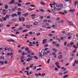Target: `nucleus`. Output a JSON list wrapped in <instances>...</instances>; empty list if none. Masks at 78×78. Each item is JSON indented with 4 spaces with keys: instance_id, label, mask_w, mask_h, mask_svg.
I'll return each mask as SVG.
<instances>
[{
    "instance_id": "obj_46",
    "label": "nucleus",
    "mask_w": 78,
    "mask_h": 78,
    "mask_svg": "<svg viewBox=\"0 0 78 78\" xmlns=\"http://www.w3.org/2000/svg\"><path fill=\"white\" fill-rule=\"evenodd\" d=\"M45 73H43L41 74L42 76H45Z\"/></svg>"
},
{
    "instance_id": "obj_57",
    "label": "nucleus",
    "mask_w": 78,
    "mask_h": 78,
    "mask_svg": "<svg viewBox=\"0 0 78 78\" xmlns=\"http://www.w3.org/2000/svg\"><path fill=\"white\" fill-rule=\"evenodd\" d=\"M70 35H72V34H70V33H69L67 34V35L69 36H70Z\"/></svg>"
},
{
    "instance_id": "obj_40",
    "label": "nucleus",
    "mask_w": 78,
    "mask_h": 78,
    "mask_svg": "<svg viewBox=\"0 0 78 78\" xmlns=\"http://www.w3.org/2000/svg\"><path fill=\"white\" fill-rule=\"evenodd\" d=\"M77 60H76L74 62V64L73 66H75V63L76 62Z\"/></svg>"
},
{
    "instance_id": "obj_10",
    "label": "nucleus",
    "mask_w": 78,
    "mask_h": 78,
    "mask_svg": "<svg viewBox=\"0 0 78 78\" xmlns=\"http://www.w3.org/2000/svg\"><path fill=\"white\" fill-rule=\"evenodd\" d=\"M68 22L69 23V25L70 26H72L73 25V23H72V22H70V21H68Z\"/></svg>"
},
{
    "instance_id": "obj_51",
    "label": "nucleus",
    "mask_w": 78,
    "mask_h": 78,
    "mask_svg": "<svg viewBox=\"0 0 78 78\" xmlns=\"http://www.w3.org/2000/svg\"><path fill=\"white\" fill-rule=\"evenodd\" d=\"M67 44V42H65L64 43V45L66 46V44Z\"/></svg>"
},
{
    "instance_id": "obj_11",
    "label": "nucleus",
    "mask_w": 78,
    "mask_h": 78,
    "mask_svg": "<svg viewBox=\"0 0 78 78\" xmlns=\"http://www.w3.org/2000/svg\"><path fill=\"white\" fill-rule=\"evenodd\" d=\"M70 12H71L72 14H73L74 12H75V10H69Z\"/></svg>"
},
{
    "instance_id": "obj_53",
    "label": "nucleus",
    "mask_w": 78,
    "mask_h": 78,
    "mask_svg": "<svg viewBox=\"0 0 78 78\" xmlns=\"http://www.w3.org/2000/svg\"><path fill=\"white\" fill-rule=\"evenodd\" d=\"M73 44H74L73 42H71L70 44V45H71V46H72V45H73Z\"/></svg>"
},
{
    "instance_id": "obj_56",
    "label": "nucleus",
    "mask_w": 78,
    "mask_h": 78,
    "mask_svg": "<svg viewBox=\"0 0 78 78\" xmlns=\"http://www.w3.org/2000/svg\"><path fill=\"white\" fill-rule=\"evenodd\" d=\"M59 19H60L59 18V17L58 18H56V20H57V21H58V20H59Z\"/></svg>"
},
{
    "instance_id": "obj_33",
    "label": "nucleus",
    "mask_w": 78,
    "mask_h": 78,
    "mask_svg": "<svg viewBox=\"0 0 78 78\" xmlns=\"http://www.w3.org/2000/svg\"><path fill=\"white\" fill-rule=\"evenodd\" d=\"M68 76V75H66L63 77V78H67Z\"/></svg>"
},
{
    "instance_id": "obj_36",
    "label": "nucleus",
    "mask_w": 78,
    "mask_h": 78,
    "mask_svg": "<svg viewBox=\"0 0 78 78\" xmlns=\"http://www.w3.org/2000/svg\"><path fill=\"white\" fill-rule=\"evenodd\" d=\"M48 46V44H46L45 45H44V47L45 48H47V47Z\"/></svg>"
},
{
    "instance_id": "obj_52",
    "label": "nucleus",
    "mask_w": 78,
    "mask_h": 78,
    "mask_svg": "<svg viewBox=\"0 0 78 78\" xmlns=\"http://www.w3.org/2000/svg\"><path fill=\"white\" fill-rule=\"evenodd\" d=\"M39 10H40V11L41 12H44V10H43V9H39Z\"/></svg>"
},
{
    "instance_id": "obj_1",
    "label": "nucleus",
    "mask_w": 78,
    "mask_h": 78,
    "mask_svg": "<svg viewBox=\"0 0 78 78\" xmlns=\"http://www.w3.org/2000/svg\"><path fill=\"white\" fill-rule=\"evenodd\" d=\"M41 53L42 52H41H41H39L38 53L39 57L40 59H42V57L44 56V55H42Z\"/></svg>"
},
{
    "instance_id": "obj_8",
    "label": "nucleus",
    "mask_w": 78,
    "mask_h": 78,
    "mask_svg": "<svg viewBox=\"0 0 78 78\" xmlns=\"http://www.w3.org/2000/svg\"><path fill=\"white\" fill-rule=\"evenodd\" d=\"M12 17H17V14H12L11 15Z\"/></svg>"
},
{
    "instance_id": "obj_25",
    "label": "nucleus",
    "mask_w": 78,
    "mask_h": 78,
    "mask_svg": "<svg viewBox=\"0 0 78 78\" xmlns=\"http://www.w3.org/2000/svg\"><path fill=\"white\" fill-rule=\"evenodd\" d=\"M65 1L66 2H69L70 3H71V1L70 0H65Z\"/></svg>"
},
{
    "instance_id": "obj_44",
    "label": "nucleus",
    "mask_w": 78,
    "mask_h": 78,
    "mask_svg": "<svg viewBox=\"0 0 78 78\" xmlns=\"http://www.w3.org/2000/svg\"><path fill=\"white\" fill-rule=\"evenodd\" d=\"M59 70V69H58V68H55V70H56V71H58Z\"/></svg>"
},
{
    "instance_id": "obj_55",
    "label": "nucleus",
    "mask_w": 78,
    "mask_h": 78,
    "mask_svg": "<svg viewBox=\"0 0 78 78\" xmlns=\"http://www.w3.org/2000/svg\"><path fill=\"white\" fill-rule=\"evenodd\" d=\"M41 68H39L37 70V71L38 70H41Z\"/></svg>"
},
{
    "instance_id": "obj_32",
    "label": "nucleus",
    "mask_w": 78,
    "mask_h": 78,
    "mask_svg": "<svg viewBox=\"0 0 78 78\" xmlns=\"http://www.w3.org/2000/svg\"><path fill=\"white\" fill-rule=\"evenodd\" d=\"M7 12L8 13H9L11 12V10L9 9H8Z\"/></svg>"
},
{
    "instance_id": "obj_18",
    "label": "nucleus",
    "mask_w": 78,
    "mask_h": 78,
    "mask_svg": "<svg viewBox=\"0 0 78 78\" xmlns=\"http://www.w3.org/2000/svg\"><path fill=\"white\" fill-rule=\"evenodd\" d=\"M62 58V55H59L58 56V58L59 59H61V58Z\"/></svg>"
},
{
    "instance_id": "obj_43",
    "label": "nucleus",
    "mask_w": 78,
    "mask_h": 78,
    "mask_svg": "<svg viewBox=\"0 0 78 78\" xmlns=\"http://www.w3.org/2000/svg\"><path fill=\"white\" fill-rule=\"evenodd\" d=\"M30 6L31 7H33L34 8V7H36V6L34 5H30Z\"/></svg>"
},
{
    "instance_id": "obj_64",
    "label": "nucleus",
    "mask_w": 78,
    "mask_h": 78,
    "mask_svg": "<svg viewBox=\"0 0 78 78\" xmlns=\"http://www.w3.org/2000/svg\"><path fill=\"white\" fill-rule=\"evenodd\" d=\"M13 55V54H12V52L9 53V55Z\"/></svg>"
},
{
    "instance_id": "obj_17",
    "label": "nucleus",
    "mask_w": 78,
    "mask_h": 78,
    "mask_svg": "<svg viewBox=\"0 0 78 78\" xmlns=\"http://www.w3.org/2000/svg\"><path fill=\"white\" fill-rule=\"evenodd\" d=\"M23 16H24V17H27V16L28 15V13H27L25 14H23Z\"/></svg>"
},
{
    "instance_id": "obj_3",
    "label": "nucleus",
    "mask_w": 78,
    "mask_h": 78,
    "mask_svg": "<svg viewBox=\"0 0 78 78\" xmlns=\"http://www.w3.org/2000/svg\"><path fill=\"white\" fill-rule=\"evenodd\" d=\"M6 14V10L4 9L3 10V11L2 12V14L3 15H5Z\"/></svg>"
},
{
    "instance_id": "obj_62",
    "label": "nucleus",
    "mask_w": 78,
    "mask_h": 78,
    "mask_svg": "<svg viewBox=\"0 0 78 78\" xmlns=\"http://www.w3.org/2000/svg\"><path fill=\"white\" fill-rule=\"evenodd\" d=\"M56 53H55V52H53L52 53V55H55V54Z\"/></svg>"
},
{
    "instance_id": "obj_45",
    "label": "nucleus",
    "mask_w": 78,
    "mask_h": 78,
    "mask_svg": "<svg viewBox=\"0 0 78 78\" xmlns=\"http://www.w3.org/2000/svg\"><path fill=\"white\" fill-rule=\"evenodd\" d=\"M26 70H30V67H27L26 69Z\"/></svg>"
},
{
    "instance_id": "obj_60",
    "label": "nucleus",
    "mask_w": 78,
    "mask_h": 78,
    "mask_svg": "<svg viewBox=\"0 0 78 78\" xmlns=\"http://www.w3.org/2000/svg\"><path fill=\"white\" fill-rule=\"evenodd\" d=\"M44 22H47V19H46L44 20Z\"/></svg>"
},
{
    "instance_id": "obj_34",
    "label": "nucleus",
    "mask_w": 78,
    "mask_h": 78,
    "mask_svg": "<svg viewBox=\"0 0 78 78\" xmlns=\"http://www.w3.org/2000/svg\"><path fill=\"white\" fill-rule=\"evenodd\" d=\"M28 31V30H23V33H25V32H27V31Z\"/></svg>"
},
{
    "instance_id": "obj_63",
    "label": "nucleus",
    "mask_w": 78,
    "mask_h": 78,
    "mask_svg": "<svg viewBox=\"0 0 78 78\" xmlns=\"http://www.w3.org/2000/svg\"><path fill=\"white\" fill-rule=\"evenodd\" d=\"M64 67H62L61 68V69H65V70H66V68L64 69Z\"/></svg>"
},
{
    "instance_id": "obj_9",
    "label": "nucleus",
    "mask_w": 78,
    "mask_h": 78,
    "mask_svg": "<svg viewBox=\"0 0 78 78\" xmlns=\"http://www.w3.org/2000/svg\"><path fill=\"white\" fill-rule=\"evenodd\" d=\"M10 16H11V15H7L5 16V17H6V19H9V18Z\"/></svg>"
},
{
    "instance_id": "obj_47",
    "label": "nucleus",
    "mask_w": 78,
    "mask_h": 78,
    "mask_svg": "<svg viewBox=\"0 0 78 78\" xmlns=\"http://www.w3.org/2000/svg\"><path fill=\"white\" fill-rule=\"evenodd\" d=\"M55 47H59V44H56L55 45Z\"/></svg>"
},
{
    "instance_id": "obj_38",
    "label": "nucleus",
    "mask_w": 78,
    "mask_h": 78,
    "mask_svg": "<svg viewBox=\"0 0 78 78\" xmlns=\"http://www.w3.org/2000/svg\"><path fill=\"white\" fill-rule=\"evenodd\" d=\"M27 52L28 53H31V51L30 50H28Z\"/></svg>"
},
{
    "instance_id": "obj_15",
    "label": "nucleus",
    "mask_w": 78,
    "mask_h": 78,
    "mask_svg": "<svg viewBox=\"0 0 78 78\" xmlns=\"http://www.w3.org/2000/svg\"><path fill=\"white\" fill-rule=\"evenodd\" d=\"M32 59L30 58H29L27 60V62H30V61Z\"/></svg>"
},
{
    "instance_id": "obj_31",
    "label": "nucleus",
    "mask_w": 78,
    "mask_h": 78,
    "mask_svg": "<svg viewBox=\"0 0 78 78\" xmlns=\"http://www.w3.org/2000/svg\"><path fill=\"white\" fill-rule=\"evenodd\" d=\"M8 8V5H6L5 6V9H7Z\"/></svg>"
},
{
    "instance_id": "obj_19",
    "label": "nucleus",
    "mask_w": 78,
    "mask_h": 78,
    "mask_svg": "<svg viewBox=\"0 0 78 78\" xmlns=\"http://www.w3.org/2000/svg\"><path fill=\"white\" fill-rule=\"evenodd\" d=\"M34 25H38V22H35L34 23Z\"/></svg>"
},
{
    "instance_id": "obj_49",
    "label": "nucleus",
    "mask_w": 78,
    "mask_h": 78,
    "mask_svg": "<svg viewBox=\"0 0 78 78\" xmlns=\"http://www.w3.org/2000/svg\"><path fill=\"white\" fill-rule=\"evenodd\" d=\"M22 10H21V9L20 8L18 9V11H21Z\"/></svg>"
},
{
    "instance_id": "obj_6",
    "label": "nucleus",
    "mask_w": 78,
    "mask_h": 78,
    "mask_svg": "<svg viewBox=\"0 0 78 78\" xmlns=\"http://www.w3.org/2000/svg\"><path fill=\"white\" fill-rule=\"evenodd\" d=\"M47 41V39H44L43 41H42V44H46V41Z\"/></svg>"
},
{
    "instance_id": "obj_7",
    "label": "nucleus",
    "mask_w": 78,
    "mask_h": 78,
    "mask_svg": "<svg viewBox=\"0 0 78 78\" xmlns=\"http://www.w3.org/2000/svg\"><path fill=\"white\" fill-rule=\"evenodd\" d=\"M15 2V1L14 0H11V2H9V4H12L13 3H15V2Z\"/></svg>"
},
{
    "instance_id": "obj_22",
    "label": "nucleus",
    "mask_w": 78,
    "mask_h": 78,
    "mask_svg": "<svg viewBox=\"0 0 78 78\" xmlns=\"http://www.w3.org/2000/svg\"><path fill=\"white\" fill-rule=\"evenodd\" d=\"M7 42H12V41H14L13 40H7Z\"/></svg>"
},
{
    "instance_id": "obj_14",
    "label": "nucleus",
    "mask_w": 78,
    "mask_h": 78,
    "mask_svg": "<svg viewBox=\"0 0 78 78\" xmlns=\"http://www.w3.org/2000/svg\"><path fill=\"white\" fill-rule=\"evenodd\" d=\"M17 14L18 16H20V14H22V12H17Z\"/></svg>"
},
{
    "instance_id": "obj_42",
    "label": "nucleus",
    "mask_w": 78,
    "mask_h": 78,
    "mask_svg": "<svg viewBox=\"0 0 78 78\" xmlns=\"http://www.w3.org/2000/svg\"><path fill=\"white\" fill-rule=\"evenodd\" d=\"M24 59V56H22L21 57V59Z\"/></svg>"
},
{
    "instance_id": "obj_59",
    "label": "nucleus",
    "mask_w": 78,
    "mask_h": 78,
    "mask_svg": "<svg viewBox=\"0 0 78 78\" xmlns=\"http://www.w3.org/2000/svg\"><path fill=\"white\" fill-rule=\"evenodd\" d=\"M58 75H59V76H61V75H62V73H59Z\"/></svg>"
},
{
    "instance_id": "obj_23",
    "label": "nucleus",
    "mask_w": 78,
    "mask_h": 78,
    "mask_svg": "<svg viewBox=\"0 0 78 78\" xmlns=\"http://www.w3.org/2000/svg\"><path fill=\"white\" fill-rule=\"evenodd\" d=\"M24 72H25V73H27V75L28 76L30 75V74L28 73V71H24Z\"/></svg>"
},
{
    "instance_id": "obj_2",
    "label": "nucleus",
    "mask_w": 78,
    "mask_h": 78,
    "mask_svg": "<svg viewBox=\"0 0 78 78\" xmlns=\"http://www.w3.org/2000/svg\"><path fill=\"white\" fill-rule=\"evenodd\" d=\"M56 6L57 8H63V6H62V4L60 5L59 4H56Z\"/></svg>"
},
{
    "instance_id": "obj_37",
    "label": "nucleus",
    "mask_w": 78,
    "mask_h": 78,
    "mask_svg": "<svg viewBox=\"0 0 78 78\" xmlns=\"http://www.w3.org/2000/svg\"><path fill=\"white\" fill-rule=\"evenodd\" d=\"M55 9H56L57 11H60L61 10V8H55Z\"/></svg>"
},
{
    "instance_id": "obj_20",
    "label": "nucleus",
    "mask_w": 78,
    "mask_h": 78,
    "mask_svg": "<svg viewBox=\"0 0 78 78\" xmlns=\"http://www.w3.org/2000/svg\"><path fill=\"white\" fill-rule=\"evenodd\" d=\"M78 3V1H77L76 2H75L74 3V5H75V6H76V5H77Z\"/></svg>"
},
{
    "instance_id": "obj_50",
    "label": "nucleus",
    "mask_w": 78,
    "mask_h": 78,
    "mask_svg": "<svg viewBox=\"0 0 78 78\" xmlns=\"http://www.w3.org/2000/svg\"><path fill=\"white\" fill-rule=\"evenodd\" d=\"M56 66L57 67H58V69H60V68H61V66H60L59 65H57Z\"/></svg>"
},
{
    "instance_id": "obj_28",
    "label": "nucleus",
    "mask_w": 78,
    "mask_h": 78,
    "mask_svg": "<svg viewBox=\"0 0 78 78\" xmlns=\"http://www.w3.org/2000/svg\"><path fill=\"white\" fill-rule=\"evenodd\" d=\"M34 64H31L30 66V68H32L33 67V65Z\"/></svg>"
},
{
    "instance_id": "obj_30",
    "label": "nucleus",
    "mask_w": 78,
    "mask_h": 78,
    "mask_svg": "<svg viewBox=\"0 0 78 78\" xmlns=\"http://www.w3.org/2000/svg\"><path fill=\"white\" fill-rule=\"evenodd\" d=\"M25 49L26 51H28L29 50V48L28 47L26 48Z\"/></svg>"
},
{
    "instance_id": "obj_61",
    "label": "nucleus",
    "mask_w": 78,
    "mask_h": 78,
    "mask_svg": "<svg viewBox=\"0 0 78 78\" xmlns=\"http://www.w3.org/2000/svg\"><path fill=\"white\" fill-rule=\"evenodd\" d=\"M0 59H4V57H2V56H0Z\"/></svg>"
},
{
    "instance_id": "obj_21",
    "label": "nucleus",
    "mask_w": 78,
    "mask_h": 78,
    "mask_svg": "<svg viewBox=\"0 0 78 78\" xmlns=\"http://www.w3.org/2000/svg\"><path fill=\"white\" fill-rule=\"evenodd\" d=\"M26 28H30V26L29 25H26Z\"/></svg>"
},
{
    "instance_id": "obj_54",
    "label": "nucleus",
    "mask_w": 78,
    "mask_h": 78,
    "mask_svg": "<svg viewBox=\"0 0 78 78\" xmlns=\"http://www.w3.org/2000/svg\"><path fill=\"white\" fill-rule=\"evenodd\" d=\"M31 16H32L33 17H34L35 16H36V15L34 14H32L31 15Z\"/></svg>"
},
{
    "instance_id": "obj_27",
    "label": "nucleus",
    "mask_w": 78,
    "mask_h": 78,
    "mask_svg": "<svg viewBox=\"0 0 78 78\" xmlns=\"http://www.w3.org/2000/svg\"><path fill=\"white\" fill-rule=\"evenodd\" d=\"M0 64H2V65H3V64H4V62H3V61L2 62V61H0Z\"/></svg>"
},
{
    "instance_id": "obj_24",
    "label": "nucleus",
    "mask_w": 78,
    "mask_h": 78,
    "mask_svg": "<svg viewBox=\"0 0 78 78\" xmlns=\"http://www.w3.org/2000/svg\"><path fill=\"white\" fill-rule=\"evenodd\" d=\"M40 3H41V5H46L45 4V3H44V2H40Z\"/></svg>"
},
{
    "instance_id": "obj_48",
    "label": "nucleus",
    "mask_w": 78,
    "mask_h": 78,
    "mask_svg": "<svg viewBox=\"0 0 78 78\" xmlns=\"http://www.w3.org/2000/svg\"><path fill=\"white\" fill-rule=\"evenodd\" d=\"M50 59H48V60H47V62L48 63H50Z\"/></svg>"
},
{
    "instance_id": "obj_12",
    "label": "nucleus",
    "mask_w": 78,
    "mask_h": 78,
    "mask_svg": "<svg viewBox=\"0 0 78 78\" xmlns=\"http://www.w3.org/2000/svg\"><path fill=\"white\" fill-rule=\"evenodd\" d=\"M52 5H55V3H53V4H50V6L51 7V8H52Z\"/></svg>"
},
{
    "instance_id": "obj_13",
    "label": "nucleus",
    "mask_w": 78,
    "mask_h": 78,
    "mask_svg": "<svg viewBox=\"0 0 78 78\" xmlns=\"http://www.w3.org/2000/svg\"><path fill=\"white\" fill-rule=\"evenodd\" d=\"M2 19V20H3V21H5V20H6V17H3Z\"/></svg>"
},
{
    "instance_id": "obj_41",
    "label": "nucleus",
    "mask_w": 78,
    "mask_h": 78,
    "mask_svg": "<svg viewBox=\"0 0 78 78\" xmlns=\"http://www.w3.org/2000/svg\"><path fill=\"white\" fill-rule=\"evenodd\" d=\"M33 69V70H35V69H36V66H34Z\"/></svg>"
},
{
    "instance_id": "obj_16",
    "label": "nucleus",
    "mask_w": 78,
    "mask_h": 78,
    "mask_svg": "<svg viewBox=\"0 0 78 78\" xmlns=\"http://www.w3.org/2000/svg\"><path fill=\"white\" fill-rule=\"evenodd\" d=\"M52 51H55V52H57V51H58V50L56 49L55 48H53L52 49Z\"/></svg>"
},
{
    "instance_id": "obj_35",
    "label": "nucleus",
    "mask_w": 78,
    "mask_h": 78,
    "mask_svg": "<svg viewBox=\"0 0 78 78\" xmlns=\"http://www.w3.org/2000/svg\"><path fill=\"white\" fill-rule=\"evenodd\" d=\"M40 34L41 33H38L37 34V36H39V35H40Z\"/></svg>"
},
{
    "instance_id": "obj_4",
    "label": "nucleus",
    "mask_w": 78,
    "mask_h": 78,
    "mask_svg": "<svg viewBox=\"0 0 78 78\" xmlns=\"http://www.w3.org/2000/svg\"><path fill=\"white\" fill-rule=\"evenodd\" d=\"M19 21H25V18H22L21 19L20 18V16L19 17Z\"/></svg>"
},
{
    "instance_id": "obj_26",
    "label": "nucleus",
    "mask_w": 78,
    "mask_h": 78,
    "mask_svg": "<svg viewBox=\"0 0 78 78\" xmlns=\"http://www.w3.org/2000/svg\"><path fill=\"white\" fill-rule=\"evenodd\" d=\"M34 59H38V57H37L35 56H34Z\"/></svg>"
},
{
    "instance_id": "obj_39",
    "label": "nucleus",
    "mask_w": 78,
    "mask_h": 78,
    "mask_svg": "<svg viewBox=\"0 0 78 78\" xmlns=\"http://www.w3.org/2000/svg\"><path fill=\"white\" fill-rule=\"evenodd\" d=\"M55 65H56V66H58V65H59V63L58 62H55Z\"/></svg>"
},
{
    "instance_id": "obj_29",
    "label": "nucleus",
    "mask_w": 78,
    "mask_h": 78,
    "mask_svg": "<svg viewBox=\"0 0 78 78\" xmlns=\"http://www.w3.org/2000/svg\"><path fill=\"white\" fill-rule=\"evenodd\" d=\"M19 30H23V27H21L19 28Z\"/></svg>"
},
{
    "instance_id": "obj_58",
    "label": "nucleus",
    "mask_w": 78,
    "mask_h": 78,
    "mask_svg": "<svg viewBox=\"0 0 78 78\" xmlns=\"http://www.w3.org/2000/svg\"><path fill=\"white\" fill-rule=\"evenodd\" d=\"M39 18L40 19H43V17L42 16H40L39 17Z\"/></svg>"
},
{
    "instance_id": "obj_5",
    "label": "nucleus",
    "mask_w": 78,
    "mask_h": 78,
    "mask_svg": "<svg viewBox=\"0 0 78 78\" xmlns=\"http://www.w3.org/2000/svg\"><path fill=\"white\" fill-rule=\"evenodd\" d=\"M55 9H56L55 8H54V10L53 9H51V10L52 11V12L53 13H54V14H57V12H56V10H55Z\"/></svg>"
}]
</instances>
